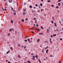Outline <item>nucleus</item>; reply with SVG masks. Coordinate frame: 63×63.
I'll list each match as a JSON object with an SVG mask.
<instances>
[{
    "label": "nucleus",
    "instance_id": "nucleus-32",
    "mask_svg": "<svg viewBox=\"0 0 63 63\" xmlns=\"http://www.w3.org/2000/svg\"><path fill=\"white\" fill-rule=\"evenodd\" d=\"M11 22L12 23H13V20H11Z\"/></svg>",
    "mask_w": 63,
    "mask_h": 63
},
{
    "label": "nucleus",
    "instance_id": "nucleus-36",
    "mask_svg": "<svg viewBox=\"0 0 63 63\" xmlns=\"http://www.w3.org/2000/svg\"><path fill=\"white\" fill-rule=\"evenodd\" d=\"M33 58H35V56H33Z\"/></svg>",
    "mask_w": 63,
    "mask_h": 63
},
{
    "label": "nucleus",
    "instance_id": "nucleus-63",
    "mask_svg": "<svg viewBox=\"0 0 63 63\" xmlns=\"http://www.w3.org/2000/svg\"><path fill=\"white\" fill-rule=\"evenodd\" d=\"M7 44H9V42H7Z\"/></svg>",
    "mask_w": 63,
    "mask_h": 63
},
{
    "label": "nucleus",
    "instance_id": "nucleus-24",
    "mask_svg": "<svg viewBox=\"0 0 63 63\" xmlns=\"http://www.w3.org/2000/svg\"><path fill=\"white\" fill-rule=\"evenodd\" d=\"M30 8H32V6H31V5H30Z\"/></svg>",
    "mask_w": 63,
    "mask_h": 63
},
{
    "label": "nucleus",
    "instance_id": "nucleus-16",
    "mask_svg": "<svg viewBox=\"0 0 63 63\" xmlns=\"http://www.w3.org/2000/svg\"><path fill=\"white\" fill-rule=\"evenodd\" d=\"M37 31H40V30L39 29H37Z\"/></svg>",
    "mask_w": 63,
    "mask_h": 63
},
{
    "label": "nucleus",
    "instance_id": "nucleus-27",
    "mask_svg": "<svg viewBox=\"0 0 63 63\" xmlns=\"http://www.w3.org/2000/svg\"><path fill=\"white\" fill-rule=\"evenodd\" d=\"M35 6H36V7H38V4H35Z\"/></svg>",
    "mask_w": 63,
    "mask_h": 63
},
{
    "label": "nucleus",
    "instance_id": "nucleus-54",
    "mask_svg": "<svg viewBox=\"0 0 63 63\" xmlns=\"http://www.w3.org/2000/svg\"><path fill=\"white\" fill-rule=\"evenodd\" d=\"M37 12L38 13H39L40 12V11H37Z\"/></svg>",
    "mask_w": 63,
    "mask_h": 63
},
{
    "label": "nucleus",
    "instance_id": "nucleus-26",
    "mask_svg": "<svg viewBox=\"0 0 63 63\" xmlns=\"http://www.w3.org/2000/svg\"><path fill=\"white\" fill-rule=\"evenodd\" d=\"M40 5L41 6H43V4H42V3H40Z\"/></svg>",
    "mask_w": 63,
    "mask_h": 63
},
{
    "label": "nucleus",
    "instance_id": "nucleus-19",
    "mask_svg": "<svg viewBox=\"0 0 63 63\" xmlns=\"http://www.w3.org/2000/svg\"><path fill=\"white\" fill-rule=\"evenodd\" d=\"M41 29H44V28L42 26H41Z\"/></svg>",
    "mask_w": 63,
    "mask_h": 63
},
{
    "label": "nucleus",
    "instance_id": "nucleus-14",
    "mask_svg": "<svg viewBox=\"0 0 63 63\" xmlns=\"http://www.w3.org/2000/svg\"><path fill=\"white\" fill-rule=\"evenodd\" d=\"M56 36V34H53V37H55V36Z\"/></svg>",
    "mask_w": 63,
    "mask_h": 63
},
{
    "label": "nucleus",
    "instance_id": "nucleus-60",
    "mask_svg": "<svg viewBox=\"0 0 63 63\" xmlns=\"http://www.w3.org/2000/svg\"><path fill=\"white\" fill-rule=\"evenodd\" d=\"M43 10L42 9L41 10V12H42V11H43Z\"/></svg>",
    "mask_w": 63,
    "mask_h": 63
},
{
    "label": "nucleus",
    "instance_id": "nucleus-9",
    "mask_svg": "<svg viewBox=\"0 0 63 63\" xmlns=\"http://www.w3.org/2000/svg\"><path fill=\"white\" fill-rule=\"evenodd\" d=\"M40 39H38L37 40V42H40Z\"/></svg>",
    "mask_w": 63,
    "mask_h": 63
},
{
    "label": "nucleus",
    "instance_id": "nucleus-51",
    "mask_svg": "<svg viewBox=\"0 0 63 63\" xmlns=\"http://www.w3.org/2000/svg\"><path fill=\"white\" fill-rule=\"evenodd\" d=\"M18 46L19 47H20V44H19L18 45Z\"/></svg>",
    "mask_w": 63,
    "mask_h": 63
},
{
    "label": "nucleus",
    "instance_id": "nucleus-47",
    "mask_svg": "<svg viewBox=\"0 0 63 63\" xmlns=\"http://www.w3.org/2000/svg\"><path fill=\"white\" fill-rule=\"evenodd\" d=\"M27 37H28V36H26L25 37V38L26 39V38H27Z\"/></svg>",
    "mask_w": 63,
    "mask_h": 63
},
{
    "label": "nucleus",
    "instance_id": "nucleus-7",
    "mask_svg": "<svg viewBox=\"0 0 63 63\" xmlns=\"http://www.w3.org/2000/svg\"><path fill=\"white\" fill-rule=\"evenodd\" d=\"M39 61L40 63H41V60L40 59H39Z\"/></svg>",
    "mask_w": 63,
    "mask_h": 63
},
{
    "label": "nucleus",
    "instance_id": "nucleus-13",
    "mask_svg": "<svg viewBox=\"0 0 63 63\" xmlns=\"http://www.w3.org/2000/svg\"><path fill=\"white\" fill-rule=\"evenodd\" d=\"M48 46H47V47L45 48V49H47V48H48Z\"/></svg>",
    "mask_w": 63,
    "mask_h": 63
},
{
    "label": "nucleus",
    "instance_id": "nucleus-2",
    "mask_svg": "<svg viewBox=\"0 0 63 63\" xmlns=\"http://www.w3.org/2000/svg\"><path fill=\"white\" fill-rule=\"evenodd\" d=\"M39 34L40 35L43 34V32H40L39 33Z\"/></svg>",
    "mask_w": 63,
    "mask_h": 63
},
{
    "label": "nucleus",
    "instance_id": "nucleus-44",
    "mask_svg": "<svg viewBox=\"0 0 63 63\" xmlns=\"http://www.w3.org/2000/svg\"><path fill=\"white\" fill-rule=\"evenodd\" d=\"M51 23H53V21H51Z\"/></svg>",
    "mask_w": 63,
    "mask_h": 63
},
{
    "label": "nucleus",
    "instance_id": "nucleus-23",
    "mask_svg": "<svg viewBox=\"0 0 63 63\" xmlns=\"http://www.w3.org/2000/svg\"><path fill=\"white\" fill-rule=\"evenodd\" d=\"M28 42H29L30 41V39L29 38H28Z\"/></svg>",
    "mask_w": 63,
    "mask_h": 63
},
{
    "label": "nucleus",
    "instance_id": "nucleus-39",
    "mask_svg": "<svg viewBox=\"0 0 63 63\" xmlns=\"http://www.w3.org/2000/svg\"><path fill=\"white\" fill-rule=\"evenodd\" d=\"M11 9H12V10H14V8H13V7H12Z\"/></svg>",
    "mask_w": 63,
    "mask_h": 63
},
{
    "label": "nucleus",
    "instance_id": "nucleus-17",
    "mask_svg": "<svg viewBox=\"0 0 63 63\" xmlns=\"http://www.w3.org/2000/svg\"><path fill=\"white\" fill-rule=\"evenodd\" d=\"M13 15H14V16H15V15H16V13L15 12H14L13 13Z\"/></svg>",
    "mask_w": 63,
    "mask_h": 63
},
{
    "label": "nucleus",
    "instance_id": "nucleus-45",
    "mask_svg": "<svg viewBox=\"0 0 63 63\" xmlns=\"http://www.w3.org/2000/svg\"><path fill=\"white\" fill-rule=\"evenodd\" d=\"M24 49H25V48H26V47H24Z\"/></svg>",
    "mask_w": 63,
    "mask_h": 63
},
{
    "label": "nucleus",
    "instance_id": "nucleus-37",
    "mask_svg": "<svg viewBox=\"0 0 63 63\" xmlns=\"http://www.w3.org/2000/svg\"><path fill=\"white\" fill-rule=\"evenodd\" d=\"M36 26L37 27H38V26H39V25H38V24H36Z\"/></svg>",
    "mask_w": 63,
    "mask_h": 63
},
{
    "label": "nucleus",
    "instance_id": "nucleus-22",
    "mask_svg": "<svg viewBox=\"0 0 63 63\" xmlns=\"http://www.w3.org/2000/svg\"><path fill=\"white\" fill-rule=\"evenodd\" d=\"M3 11H6V10H7V9H3Z\"/></svg>",
    "mask_w": 63,
    "mask_h": 63
},
{
    "label": "nucleus",
    "instance_id": "nucleus-61",
    "mask_svg": "<svg viewBox=\"0 0 63 63\" xmlns=\"http://www.w3.org/2000/svg\"><path fill=\"white\" fill-rule=\"evenodd\" d=\"M44 60H46V59H44Z\"/></svg>",
    "mask_w": 63,
    "mask_h": 63
},
{
    "label": "nucleus",
    "instance_id": "nucleus-35",
    "mask_svg": "<svg viewBox=\"0 0 63 63\" xmlns=\"http://www.w3.org/2000/svg\"><path fill=\"white\" fill-rule=\"evenodd\" d=\"M47 2H50V1L49 0L47 1Z\"/></svg>",
    "mask_w": 63,
    "mask_h": 63
},
{
    "label": "nucleus",
    "instance_id": "nucleus-28",
    "mask_svg": "<svg viewBox=\"0 0 63 63\" xmlns=\"http://www.w3.org/2000/svg\"><path fill=\"white\" fill-rule=\"evenodd\" d=\"M10 49H12V50H13V48H12V47H10Z\"/></svg>",
    "mask_w": 63,
    "mask_h": 63
},
{
    "label": "nucleus",
    "instance_id": "nucleus-58",
    "mask_svg": "<svg viewBox=\"0 0 63 63\" xmlns=\"http://www.w3.org/2000/svg\"><path fill=\"white\" fill-rule=\"evenodd\" d=\"M35 29V30H37V28H36Z\"/></svg>",
    "mask_w": 63,
    "mask_h": 63
},
{
    "label": "nucleus",
    "instance_id": "nucleus-25",
    "mask_svg": "<svg viewBox=\"0 0 63 63\" xmlns=\"http://www.w3.org/2000/svg\"><path fill=\"white\" fill-rule=\"evenodd\" d=\"M15 33H16V34H17V31H15Z\"/></svg>",
    "mask_w": 63,
    "mask_h": 63
},
{
    "label": "nucleus",
    "instance_id": "nucleus-41",
    "mask_svg": "<svg viewBox=\"0 0 63 63\" xmlns=\"http://www.w3.org/2000/svg\"><path fill=\"white\" fill-rule=\"evenodd\" d=\"M51 7H54V5H51Z\"/></svg>",
    "mask_w": 63,
    "mask_h": 63
},
{
    "label": "nucleus",
    "instance_id": "nucleus-10",
    "mask_svg": "<svg viewBox=\"0 0 63 63\" xmlns=\"http://www.w3.org/2000/svg\"><path fill=\"white\" fill-rule=\"evenodd\" d=\"M48 51V50L47 49L46 50V53H47Z\"/></svg>",
    "mask_w": 63,
    "mask_h": 63
},
{
    "label": "nucleus",
    "instance_id": "nucleus-11",
    "mask_svg": "<svg viewBox=\"0 0 63 63\" xmlns=\"http://www.w3.org/2000/svg\"><path fill=\"white\" fill-rule=\"evenodd\" d=\"M38 56L37 55H35V57L36 58H38Z\"/></svg>",
    "mask_w": 63,
    "mask_h": 63
},
{
    "label": "nucleus",
    "instance_id": "nucleus-62",
    "mask_svg": "<svg viewBox=\"0 0 63 63\" xmlns=\"http://www.w3.org/2000/svg\"><path fill=\"white\" fill-rule=\"evenodd\" d=\"M24 63H27V62H25Z\"/></svg>",
    "mask_w": 63,
    "mask_h": 63
},
{
    "label": "nucleus",
    "instance_id": "nucleus-38",
    "mask_svg": "<svg viewBox=\"0 0 63 63\" xmlns=\"http://www.w3.org/2000/svg\"><path fill=\"white\" fill-rule=\"evenodd\" d=\"M26 3H25V2H24V5H26Z\"/></svg>",
    "mask_w": 63,
    "mask_h": 63
},
{
    "label": "nucleus",
    "instance_id": "nucleus-3",
    "mask_svg": "<svg viewBox=\"0 0 63 63\" xmlns=\"http://www.w3.org/2000/svg\"><path fill=\"white\" fill-rule=\"evenodd\" d=\"M32 42H33L32 40H31L30 41L29 43H32Z\"/></svg>",
    "mask_w": 63,
    "mask_h": 63
},
{
    "label": "nucleus",
    "instance_id": "nucleus-15",
    "mask_svg": "<svg viewBox=\"0 0 63 63\" xmlns=\"http://www.w3.org/2000/svg\"><path fill=\"white\" fill-rule=\"evenodd\" d=\"M10 52V51H7V53H6V54H8V53Z\"/></svg>",
    "mask_w": 63,
    "mask_h": 63
},
{
    "label": "nucleus",
    "instance_id": "nucleus-53",
    "mask_svg": "<svg viewBox=\"0 0 63 63\" xmlns=\"http://www.w3.org/2000/svg\"><path fill=\"white\" fill-rule=\"evenodd\" d=\"M26 21H27V20H28V19H26Z\"/></svg>",
    "mask_w": 63,
    "mask_h": 63
},
{
    "label": "nucleus",
    "instance_id": "nucleus-64",
    "mask_svg": "<svg viewBox=\"0 0 63 63\" xmlns=\"http://www.w3.org/2000/svg\"><path fill=\"white\" fill-rule=\"evenodd\" d=\"M62 4H63V3H62Z\"/></svg>",
    "mask_w": 63,
    "mask_h": 63
},
{
    "label": "nucleus",
    "instance_id": "nucleus-30",
    "mask_svg": "<svg viewBox=\"0 0 63 63\" xmlns=\"http://www.w3.org/2000/svg\"><path fill=\"white\" fill-rule=\"evenodd\" d=\"M23 15H25V12H24L23 13Z\"/></svg>",
    "mask_w": 63,
    "mask_h": 63
},
{
    "label": "nucleus",
    "instance_id": "nucleus-56",
    "mask_svg": "<svg viewBox=\"0 0 63 63\" xmlns=\"http://www.w3.org/2000/svg\"><path fill=\"white\" fill-rule=\"evenodd\" d=\"M11 63V62H10V61L8 62V63Z\"/></svg>",
    "mask_w": 63,
    "mask_h": 63
},
{
    "label": "nucleus",
    "instance_id": "nucleus-57",
    "mask_svg": "<svg viewBox=\"0 0 63 63\" xmlns=\"http://www.w3.org/2000/svg\"><path fill=\"white\" fill-rule=\"evenodd\" d=\"M50 57H52V55H50Z\"/></svg>",
    "mask_w": 63,
    "mask_h": 63
},
{
    "label": "nucleus",
    "instance_id": "nucleus-31",
    "mask_svg": "<svg viewBox=\"0 0 63 63\" xmlns=\"http://www.w3.org/2000/svg\"><path fill=\"white\" fill-rule=\"evenodd\" d=\"M23 11H24V12H25L26 10L25 9H23Z\"/></svg>",
    "mask_w": 63,
    "mask_h": 63
},
{
    "label": "nucleus",
    "instance_id": "nucleus-34",
    "mask_svg": "<svg viewBox=\"0 0 63 63\" xmlns=\"http://www.w3.org/2000/svg\"><path fill=\"white\" fill-rule=\"evenodd\" d=\"M9 31H12V29H9Z\"/></svg>",
    "mask_w": 63,
    "mask_h": 63
},
{
    "label": "nucleus",
    "instance_id": "nucleus-42",
    "mask_svg": "<svg viewBox=\"0 0 63 63\" xmlns=\"http://www.w3.org/2000/svg\"><path fill=\"white\" fill-rule=\"evenodd\" d=\"M54 17L52 16V19H54Z\"/></svg>",
    "mask_w": 63,
    "mask_h": 63
},
{
    "label": "nucleus",
    "instance_id": "nucleus-6",
    "mask_svg": "<svg viewBox=\"0 0 63 63\" xmlns=\"http://www.w3.org/2000/svg\"><path fill=\"white\" fill-rule=\"evenodd\" d=\"M18 56L19 58H21V57H20V55H18Z\"/></svg>",
    "mask_w": 63,
    "mask_h": 63
},
{
    "label": "nucleus",
    "instance_id": "nucleus-18",
    "mask_svg": "<svg viewBox=\"0 0 63 63\" xmlns=\"http://www.w3.org/2000/svg\"><path fill=\"white\" fill-rule=\"evenodd\" d=\"M56 9H58V8H59V7L58 6H56Z\"/></svg>",
    "mask_w": 63,
    "mask_h": 63
},
{
    "label": "nucleus",
    "instance_id": "nucleus-8",
    "mask_svg": "<svg viewBox=\"0 0 63 63\" xmlns=\"http://www.w3.org/2000/svg\"><path fill=\"white\" fill-rule=\"evenodd\" d=\"M47 33H49V30L48 29L47 30Z\"/></svg>",
    "mask_w": 63,
    "mask_h": 63
},
{
    "label": "nucleus",
    "instance_id": "nucleus-43",
    "mask_svg": "<svg viewBox=\"0 0 63 63\" xmlns=\"http://www.w3.org/2000/svg\"><path fill=\"white\" fill-rule=\"evenodd\" d=\"M24 41L25 42H27V40L25 39V40Z\"/></svg>",
    "mask_w": 63,
    "mask_h": 63
},
{
    "label": "nucleus",
    "instance_id": "nucleus-46",
    "mask_svg": "<svg viewBox=\"0 0 63 63\" xmlns=\"http://www.w3.org/2000/svg\"><path fill=\"white\" fill-rule=\"evenodd\" d=\"M61 4V3H58V5H60Z\"/></svg>",
    "mask_w": 63,
    "mask_h": 63
},
{
    "label": "nucleus",
    "instance_id": "nucleus-48",
    "mask_svg": "<svg viewBox=\"0 0 63 63\" xmlns=\"http://www.w3.org/2000/svg\"><path fill=\"white\" fill-rule=\"evenodd\" d=\"M36 22H37V20H36L35 21V23H36Z\"/></svg>",
    "mask_w": 63,
    "mask_h": 63
},
{
    "label": "nucleus",
    "instance_id": "nucleus-33",
    "mask_svg": "<svg viewBox=\"0 0 63 63\" xmlns=\"http://www.w3.org/2000/svg\"><path fill=\"white\" fill-rule=\"evenodd\" d=\"M24 20H23V19H22V22H24Z\"/></svg>",
    "mask_w": 63,
    "mask_h": 63
},
{
    "label": "nucleus",
    "instance_id": "nucleus-21",
    "mask_svg": "<svg viewBox=\"0 0 63 63\" xmlns=\"http://www.w3.org/2000/svg\"><path fill=\"white\" fill-rule=\"evenodd\" d=\"M10 34H11V33H9L8 34V36H9V35H10Z\"/></svg>",
    "mask_w": 63,
    "mask_h": 63
},
{
    "label": "nucleus",
    "instance_id": "nucleus-40",
    "mask_svg": "<svg viewBox=\"0 0 63 63\" xmlns=\"http://www.w3.org/2000/svg\"><path fill=\"white\" fill-rule=\"evenodd\" d=\"M33 19L34 20H35L36 19V18H34Z\"/></svg>",
    "mask_w": 63,
    "mask_h": 63
},
{
    "label": "nucleus",
    "instance_id": "nucleus-50",
    "mask_svg": "<svg viewBox=\"0 0 63 63\" xmlns=\"http://www.w3.org/2000/svg\"><path fill=\"white\" fill-rule=\"evenodd\" d=\"M51 37V38H52V37L53 36L52 35H51L50 36Z\"/></svg>",
    "mask_w": 63,
    "mask_h": 63
},
{
    "label": "nucleus",
    "instance_id": "nucleus-12",
    "mask_svg": "<svg viewBox=\"0 0 63 63\" xmlns=\"http://www.w3.org/2000/svg\"><path fill=\"white\" fill-rule=\"evenodd\" d=\"M27 62H28V63H31V62H30V61H28Z\"/></svg>",
    "mask_w": 63,
    "mask_h": 63
},
{
    "label": "nucleus",
    "instance_id": "nucleus-55",
    "mask_svg": "<svg viewBox=\"0 0 63 63\" xmlns=\"http://www.w3.org/2000/svg\"><path fill=\"white\" fill-rule=\"evenodd\" d=\"M31 55H33V53H32L31 54Z\"/></svg>",
    "mask_w": 63,
    "mask_h": 63
},
{
    "label": "nucleus",
    "instance_id": "nucleus-49",
    "mask_svg": "<svg viewBox=\"0 0 63 63\" xmlns=\"http://www.w3.org/2000/svg\"><path fill=\"white\" fill-rule=\"evenodd\" d=\"M12 30H13V31H14V29H12Z\"/></svg>",
    "mask_w": 63,
    "mask_h": 63
},
{
    "label": "nucleus",
    "instance_id": "nucleus-20",
    "mask_svg": "<svg viewBox=\"0 0 63 63\" xmlns=\"http://www.w3.org/2000/svg\"><path fill=\"white\" fill-rule=\"evenodd\" d=\"M54 24V25H55V26L56 27V23H55Z\"/></svg>",
    "mask_w": 63,
    "mask_h": 63
},
{
    "label": "nucleus",
    "instance_id": "nucleus-4",
    "mask_svg": "<svg viewBox=\"0 0 63 63\" xmlns=\"http://www.w3.org/2000/svg\"><path fill=\"white\" fill-rule=\"evenodd\" d=\"M32 60H35V58H31Z\"/></svg>",
    "mask_w": 63,
    "mask_h": 63
},
{
    "label": "nucleus",
    "instance_id": "nucleus-1",
    "mask_svg": "<svg viewBox=\"0 0 63 63\" xmlns=\"http://www.w3.org/2000/svg\"><path fill=\"white\" fill-rule=\"evenodd\" d=\"M50 42L51 44H52V42L51 41V38H50Z\"/></svg>",
    "mask_w": 63,
    "mask_h": 63
},
{
    "label": "nucleus",
    "instance_id": "nucleus-59",
    "mask_svg": "<svg viewBox=\"0 0 63 63\" xmlns=\"http://www.w3.org/2000/svg\"><path fill=\"white\" fill-rule=\"evenodd\" d=\"M33 8H34V9H36V7H34Z\"/></svg>",
    "mask_w": 63,
    "mask_h": 63
},
{
    "label": "nucleus",
    "instance_id": "nucleus-29",
    "mask_svg": "<svg viewBox=\"0 0 63 63\" xmlns=\"http://www.w3.org/2000/svg\"><path fill=\"white\" fill-rule=\"evenodd\" d=\"M61 1V0H59L58 1V2H60Z\"/></svg>",
    "mask_w": 63,
    "mask_h": 63
},
{
    "label": "nucleus",
    "instance_id": "nucleus-5",
    "mask_svg": "<svg viewBox=\"0 0 63 63\" xmlns=\"http://www.w3.org/2000/svg\"><path fill=\"white\" fill-rule=\"evenodd\" d=\"M12 1H13L12 0H9V2L10 3H11V2H12Z\"/></svg>",
    "mask_w": 63,
    "mask_h": 63
},
{
    "label": "nucleus",
    "instance_id": "nucleus-52",
    "mask_svg": "<svg viewBox=\"0 0 63 63\" xmlns=\"http://www.w3.org/2000/svg\"><path fill=\"white\" fill-rule=\"evenodd\" d=\"M62 40V38H61L60 39V40H61H61Z\"/></svg>",
    "mask_w": 63,
    "mask_h": 63
}]
</instances>
